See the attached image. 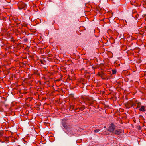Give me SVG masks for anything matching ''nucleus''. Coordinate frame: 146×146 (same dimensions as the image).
<instances>
[{
    "label": "nucleus",
    "mask_w": 146,
    "mask_h": 146,
    "mask_svg": "<svg viewBox=\"0 0 146 146\" xmlns=\"http://www.w3.org/2000/svg\"><path fill=\"white\" fill-rule=\"evenodd\" d=\"M141 102H138L137 101H136L135 103H133V106L134 107H136L135 108L137 109L139 108H140L141 106Z\"/></svg>",
    "instance_id": "7ed1b4c3"
},
{
    "label": "nucleus",
    "mask_w": 146,
    "mask_h": 146,
    "mask_svg": "<svg viewBox=\"0 0 146 146\" xmlns=\"http://www.w3.org/2000/svg\"><path fill=\"white\" fill-rule=\"evenodd\" d=\"M116 71L115 70H113L112 71V74H114L116 73Z\"/></svg>",
    "instance_id": "0eeeda50"
},
{
    "label": "nucleus",
    "mask_w": 146,
    "mask_h": 146,
    "mask_svg": "<svg viewBox=\"0 0 146 146\" xmlns=\"http://www.w3.org/2000/svg\"><path fill=\"white\" fill-rule=\"evenodd\" d=\"M62 125L64 128L66 129L68 133H72V131L71 130V126L68 124H67L66 123L64 122H63V123Z\"/></svg>",
    "instance_id": "f257e3e1"
},
{
    "label": "nucleus",
    "mask_w": 146,
    "mask_h": 146,
    "mask_svg": "<svg viewBox=\"0 0 146 146\" xmlns=\"http://www.w3.org/2000/svg\"><path fill=\"white\" fill-rule=\"evenodd\" d=\"M115 127L116 126L113 123H111L109 127L108 131H109L111 133V132H113L114 131V130L115 128Z\"/></svg>",
    "instance_id": "f03ea898"
},
{
    "label": "nucleus",
    "mask_w": 146,
    "mask_h": 146,
    "mask_svg": "<svg viewBox=\"0 0 146 146\" xmlns=\"http://www.w3.org/2000/svg\"><path fill=\"white\" fill-rule=\"evenodd\" d=\"M99 131H100V130H99L98 129H97L94 130V132L95 133H97V132H98Z\"/></svg>",
    "instance_id": "1a4fd4ad"
},
{
    "label": "nucleus",
    "mask_w": 146,
    "mask_h": 146,
    "mask_svg": "<svg viewBox=\"0 0 146 146\" xmlns=\"http://www.w3.org/2000/svg\"><path fill=\"white\" fill-rule=\"evenodd\" d=\"M139 110L140 111L143 112H145L146 111V107L144 106L141 105L139 108Z\"/></svg>",
    "instance_id": "20e7f679"
},
{
    "label": "nucleus",
    "mask_w": 146,
    "mask_h": 146,
    "mask_svg": "<svg viewBox=\"0 0 146 146\" xmlns=\"http://www.w3.org/2000/svg\"><path fill=\"white\" fill-rule=\"evenodd\" d=\"M88 103L89 104H91L92 103V101L88 99Z\"/></svg>",
    "instance_id": "6e6552de"
},
{
    "label": "nucleus",
    "mask_w": 146,
    "mask_h": 146,
    "mask_svg": "<svg viewBox=\"0 0 146 146\" xmlns=\"http://www.w3.org/2000/svg\"><path fill=\"white\" fill-rule=\"evenodd\" d=\"M105 74L102 72H99L98 74V75L101 77L102 78H103L102 77Z\"/></svg>",
    "instance_id": "423d86ee"
},
{
    "label": "nucleus",
    "mask_w": 146,
    "mask_h": 146,
    "mask_svg": "<svg viewBox=\"0 0 146 146\" xmlns=\"http://www.w3.org/2000/svg\"><path fill=\"white\" fill-rule=\"evenodd\" d=\"M104 128H106V126H104Z\"/></svg>",
    "instance_id": "9d476101"
},
{
    "label": "nucleus",
    "mask_w": 146,
    "mask_h": 146,
    "mask_svg": "<svg viewBox=\"0 0 146 146\" xmlns=\"http://www.w3.org/2000/svg\"><path fill=\"white\" fill-rule=\"evenodd\" d=\"M121 133V130L120 129L116 130L113 132L114 134L116 135H119Z\"/></svg>",
    "instance_id": "39448f33"
}]
</instances>
